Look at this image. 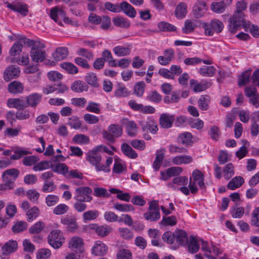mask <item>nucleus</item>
Returning <instances> with one entry per match:
<instances>
[{
	"mask_svg": "<svg viewBox=\"0 0 259 259\" xmlns=\"http://www.w3.org/2000/svg\"><path fill=\"white\" fill-rule=\"evenodd\" d=\"M68 55V49L66 47H60L56 49L53 54L54 59L56 61H61L65 59Z\"/></svg>",
	"mask_w": 259,
	"mask_h": 259,
	"instance_id": "obj_25",
	"label": "nucleus"
},
{
	"mask_svg": "<svg viewBox=\"0 0 259 259\" xmlns=\"http://www.w3.org/2000/svg\"><path fill=\"white\" fill-rule=\"evenodd\" d=\"M8 7L14 11L19 13L23 16H26L28 12L27 6L25 4L19 3L16 5H12L9 4Z\"/></svg>",
	"mask_w": 259,
	"mask_h": 259,
	"instance_id": "obj_26",
	"label": "nucleus"
},
{
	"mask_svg": "<svg viewBox=\"0 0 259 259\" xmlns=\"http://www.w3.org/2000/svg\"><path fill=\"white\" fill-rule=\"evenodd\" d=\"M146 84L143 81L137 82L134 87V93L138 97H142L145 92Z\"/></svg>",
	"mask_w": 259,
	"mask_h": 259,
	"instance_id": "obj_40",
	"label": "nucleus"
},
{
	"mask_svg": "<svg viewBox=\"0 0 259 259\" xmlns=\"http://www.w3.org/2000/svg\"><path fill=\"white\" fill-rule=\"evenodd\" d=\"M187 5L185 3H180L176 9L175 14L176 17L178 18H184L187 13Z\"/></svg>",
	"mask_w": 259,
	"mask_h": 259,
	"instance_id": "obj_39",
	"label": "nucleus"
},
{
	"mask_svg": "<svg viewBox=\"0 0 259 259\" xmlns=\"http://www.w3.org/2000/svg\"><path fill=\"white\" fill-rule=\"evenodd\" d=\"M92 229L101 237L107 236L112 231V228L107 225L97 226L94 225Z\"/></svg>",
	"mask_w": 259,
	"mask_h": 259,
	"instance_id": "obj_20",
	"label": "nucleus"
},
{
	"mask_svg": "<svg viewBox=\"0 0 259 259\" xmlns=\"http://www.w3.org/2000/svg\"><path fill=\"white\" fill-rule=\"evenodd\" d=\"M42 99V95L38 93H33L29 95L26 97V104L27 107L30 106L35 107L40 102Z\"/></svg>",
	"mask_w": 259,
	"mask_h": 259,
	"instance_id": "obj_17",
	"label": "nucleus"
},
{
	"mask_svg": "<svg viewBox=\"0 0 259 259\" xmlns=\"http://www.w3.org/2000/svg\"><path fill=\"white\" fill-rule=\"evenodd\" d=\"M92 190L89 187H80L75 190V196L74 198L76 201L90 202L92 200V197L90 195Z\"/></svg>",
	"mask_w": 259,
	"mask_h": 259,
	"instance_id": "obj_7",
	"label": "nucleus"
},
{
	"mask_svg": "<svg viewBox=\"0 0 259 259\" xmlns=\"http://www.w3.org/2000/svg\"><path fill=\"white\" fill-rule=\"evenodd\" d=\"M224 178L226 180H229L234 175V166L232 163H228L226 165L223 169Z\"/></svg>",
	"mask_w": 259,
	"mask_h": 259,
	"instance_id": "obj_58",
	"label": "nucleus"
},
{
	"mask_svg": "<svg viewBox=\"0 0 259 259\" xmlns=\"http://www.w3.org/2000/svg\"><path fill=\"white\" fill-rule=\"evenodd\" d=\"M72 140L74 143L78 144H87L90 142V138L88 136L83 134L75 135Z\"/></svg>",
	"mask_w": 259,
	"mask_h": 259,
	"instance_id": "obj_48",
	"label": "nucleus"
},
{
	"mask_svg": "<svg viewBox=\"0 0 259 259\" xmlns=\"http://www.w3.org/2000/svg\"><path fill=\"white\" fill-rule=\"evenodd\" d=\"M113 207L121 212H129L134 210V207L131 204H121L119 203H115L113 204Z\"/></svg>",
	"mask_w": 259,
	"mask_h": 259,
	"instance_id": "obj_46",
	"label": "nucleus"
},
{
	"mask_svg": "<svg viewBox=\"0 0 259 259\" xmlns=\"http://www.w3.org/2000/svg\"><path fill=\"white\" fill-rule=\"evenodd\" d=\"M196 27V25L194 22L190 20H187L185 22L184 26L182 28L183 32L185 34L192 32Z\"/></svg>",
	"mask_w": 259,
	"mask_h": 259,
	"instance_id": "obj_52",
	"label": "nucleus"
},
{
	"mask_svg": "<svg viewBox=\"0 0 259 259\" xmlns=\"http://www.w3.org/2000/svg\"><path fill=\"white\" fill-rule=\"evenodd\" d=\"M59 201L58 196L53 194L48 195L45 198V202L49 207L55 206Z\"/></svg>",
	"mask_w": 259,
	"mask_h": 259,
	"instance_id": "obj_62",
	"label": "nucleus"
},
{
	"mask_svg": "<svg viewBox=\"0 0 259 259\" xmlns=\"http://www.w3.org/2000/svg\"><path fill=\"white\" fill-rule=\"evenodd\" d=\"M85 109L89 112L96 114H100L101 113L100 105L97 103L89 102Z\"/></svg>",
	"mask_w": 259,
	"mask_h": 259,
	"instance_id": "obj_56",
	"label": "nucleus"
},
{
	"mask_svg": "<svg viewBox=\"0 0 259 259\" xmlns=\"http://www.w3.org/2000/svg\"><path fill=\"white\" fill-rule=\"evenodd\" d=\"M122 133V128L118 124H110L107 131H104L102 133L103 137L104 139L111 143L115 141V138H118L121 136Z\"/></svg>",
	"mask_w": 259,
	"mask_h": 259,
	"instance_id": "obj_4",
	"label": "nucleus"
},
{
	"mask_svg": "<svg viewBox=\"0 0 259 259\" xmlns=\"http://www.w3.org/2000/svg\"><path fill=\"white\" fill-rule=\"evenodd\" d=\"M121 149L123 153L130 158L135 159L138 157V154L135 151L126 143H123L121 145Z\"/></svg>",
	"mask_w": 259,
	"mask_h": 259,
	"instance_id": "obj_30",
	"label": "nucleus"
},
{
	"mask_svg": "<svg viewBox=\"0 0 259 259\" xmlns=\"http://www.w3.org/2000/svg\"><path fill=\"white\" fill-rule=\"evenodd\" d=\"M225 2L212 3L211 5V9L212 11L217 13L224 12L226 8Z\"/></svg>",
	"mask_w": 259,
	"mask_h": 259,
	"instance_id": "obj_49",
	"label": "nucleus"
},
{
	"mask_svg": "<svg viewBox=\"0 0 259 259\" xmlns=\"http://www.w3.org/2000/svg\"><path fill=\"white\" fill-rule=\"evenodd\" d=\"M107 251V246L101 241H96L92 249L93 254L98 256L104 255Z\"/></svg>",
	"mask_w": 259,
	"mask_h": 259,
	"instance_id": "obj_14",
	"label": "nucleus"
},
{
	"mask_svg": "<svg viewBox=\"0 0 259 259\" xmlns=\"http://www.w3.org/2000/svg\"><path fill=\"white\" fill-rule=\"evenodd\" d=\"M20 74V69L15 65L8 66L4 72L3 78L6 81H9L13 78L18 77Z\"/></svg>",
	"mask_w": 259,
	"mask_h": 259,
	"instance_id": "obj_10",
	"label": "nucleus"
},
{
	"mask_svg": "<svg viewBox=\"0 0 259 259\" xmlns=\"http://www.w3.org/2000/svg\"><path fill=\"white\" fill-rule=\"evenodd\" d=\"M209 102L210 97L208 95H202L198 100V106L202 110H207L209 108Z\"/></svg>",
	"mask_w": 259,
	"mask_h": 259,
	"instance_id": "obj_32",
	"label": "nucleus"
},
{
	"mask_svg": "<svg viewBox=\"0 0 259 259\" xmlns=\"http://www.w3.org/2000/svg\"><path fill=\"white\" fill-rule=\"evenodd\" d=\"M83 244V240L81 238L75 236L72 237L70 240L68 247L74 251H76V249H79V251L81 252V247Z\"/></svg>",
	"mask_w": 259,
	"mask_h": 259,
	"instance_id": "obj_22",
	"label": "nucleus"
},
{
	"mask_svg": "<svg viewBox=\"0 0 259 259\" xmlns=\"http://www.w3.org/2000/svg\"><path fill=\"white\" fill-rule=\"evenodd\" d=\"M146 99L150 102L157 104L161 101L162 96L157 91H152L148 94Z\"/></svg>",
	"mask_w": 259,
	"mask_h": 259,
	"instance_id": "obj_44",
	"label": "nucleus"
},
{
	"mask_svg": "<svg viewBox=\"0 0 259 259\" xmlns=\"http://www.w3.org/2000/svg\"><path fill=\"white\" fill-rule=\"evenodd\" d=\"M186 245L188 246L189 252L191 253H195L199 250V246L198 241L196 238L192 235L190 236Z\"/></svg>",
	"mask_w": 259,
	"mask_h": 259,
	"instance_id": "obj_27",
	"label": "nucleus"
},
{
	"mask_svg": "<svg viewBox=\"0 0 259 259\" xmlns=\"http://www.w3.org/2000/svg\"><path fill=\"white\" fill-rule=\"evenodd\" d=\"M63 233L59 230H52L48 236L49 244L54 248H59L64 242Z\"/></svg>",
	"mask_w": 259,
	"mask_h": 259,
	"instance_id": "obj_5",
	"label": "nucleus"
},
{
	"mask_svg": "<svg viewBox=\"0 0 259 259\" xmlns=\"http://www.w3.org/2000/svg\"><path fill=\"white\" fill-rule=\"evenodd\" d=\"M45 228L44 222L39 221L32 226L29 230L30 234H37L41 232Z\"/></svg>",
	"mask_w": 259,
	"mask_h": 259,
	"instance_id": "obj_57",
	"label": "nucleus"
},
{
	"mask_svg": "<svg viewBox=\"0 0 259 259\" xmlns=\"http://www.w3.org/2000/svg\"><path fill=\"white\" fill-rule=\"evenodd\" d=\"M69 207L65 204L61 203L57 205L53 209V213L56 215H62L66 213Z\"/></svg>",
	"mask_w": 259,
	"mask_h": 259,
	"instance_id": "obj_60",
	"label": "nucleus"
},
{
	"mask_svg": "<svg viewBox=\"0 0 259 259\" xmlns=\"http://www.w3.org/2000/svg\"><path fill=\"white\" fill-rule=\"evenodd\" d=\"M31 153L24 149L23 148H17L14 150V154L12 155L10 157V159L13 160H18L25 155H27Z\"/></svg>",
	"mask_w": 259,
	"mask_h": 259,
	"instance_id": "obj_36",
	"label": "nucleus"
},
{
	"mask_svg": "<svg viewBox=\"0 0 259 259\" xmlns=\"http://www.w3.org/2000/svg\"><path fill=\"white\" fill-rule=\"evenodd\" d=\"M116 256L117 259H132V253L128 249L121 248L118 251Z\"/></svg>",
	"mask_w": 259,
	"mask_h": 259,
	"instance_id": "obj_54",
	"label": "nucleus"
},
{
	"mask_svg": "<svg viewBox=\"0 0 259 259\" xmlns=\"http://www.w3.org/2000/svg\"><path fill=\"white\" fill-rule=\"evenodd\" d=\"M112 22L115 26L123 28L129 27L131 24L130 22L126 18L121 16L114 17Z\"/></svg>",
	"mask_w": 259,
	"mask_h": 259,
	"instance_id": "obj_29",
	"label": "nucleus"
},
{
	"mask_svg": "<svg viewBox=\"0 0 259 259\" xmlns=\"http://www.w3.org/2000/svg\"><path fill=\"white\" fill-rule=\"evenodd\" d=\"M175 241L181 245H186L188 243L187 233L182 230H177L175 232Z\"/></svg>",
	"mask_w": 259,
	"mask_h": 259,
	"instance_id": "obj_19",
	"label": "nucleus"
},
{
	"mask_svg": "<svg viewBox=\"0 0 259 259\" xmlns=\"http://www.w3.org/2000/svg\"><path fill=\"white\" fill-rule=\"evenodd\" d=\"M71 89L74 92L80 93L84 91H87L88 87L83 82L77 80L72 84Z\"/></svg>",
	"mask_w": 259,
	"mask_h": 259,
	"instance_id": "obj_37",
	"label": "nucleus"
},
{
	"mask_svg": "<svg viewBox=\"0 0 259 259\" xmlns=\"http://www.w3.org/2000/svg\"><path fill=\"white\" fill-rule=\"evenodd\" d=\"M165 151L166 150L164 148H161L156 151L155 159L153 163V167L156 171L159 169L162 164Z\"/></svg>",
	"mask_w": 259,
	"mask_h": 259,
	"instance_id": "obj_18",
	"label": "nucleus"
},
{
	"mask_svg": "<svg viewBox=\"0 0 259 259\" xmlns=\"http://www.w3.org/2000/svg\"><path fill=\"white\" fill-rule=\"evenodd\" d=\"M192 135L189 132H184L178 137V141L183 144H188L192 141Z\"/></svg>",
	"mask_w": 259,
	"mask_h": 259,
	"instance_id": "obj_59",
	"label": "nucleus"
},
{
	"mask_svg": "<svg viewBox=\"0 0 259 259\" xmlns=\"http://www.w3.org/2000/svg\"><path fill=\"white\" fill-rule=\"evenodd\" d=\"M251 72V69L247 70L238 76V84L239 87L243 86L249 82Z\"/></svg>",
	"mask_w": 259,
	"mask_h": 259,
	"instance_id": "obj_33",
	"label": "nucleus"
},
{
	"mask_svg": "<svg viewBox=\"0 0 259 259\" xmlns=\"http://www.w3.org/2000/svg\"><path fill=\"white\" fill-rule=\"evenodd\" d=\"M190 84L191 88H192L195 92L204 91L208 88V84L207 83H198L197 81L194 79L190 80Z\"/></svg>",
	"mask_w": 259,
	"mask_h": 259,
	"instance_id": "obj_35",
	"label": "nucleus"
},
{
	"mask_svg": "<svg viewBox=\"0 0 259 259\" xmlns=\"http://www.w3.org/2000/svg\"><path fill=\"white\" fill-rule=\"evenodd\" d=\"M51 167L50 165V162L48 161H41L40 162L35 163L33 167V170L36 171H42L45 169H47Z\"/></svg>",
	"mask_w": 259,
	"mask_h": 259,
	"instance_id": "obj_63",
	"label": "nucleus"
},
{
	"mask_svg": "<svg viewBox=\"0 0 259 259\" xmlns=\"http://www.w3.org/2000/svg\"><path fill=\"white\" fill-rule=\"evenodd\" d=\"M20 174L19 170L17 168H10L4 171L2 175V178L5 179H10L8 176L12 177L15 180L19 176Z\"/></svg>",
	"mask_w": 259,
	"mask_h": 259,
	"instance_id": "obj_47",
	"label": "nucleus"
},
{
	"mask_svg": "<svg viewBox=\"0 0 259 259\" xmlns=\"http://www.w3.org/2000/svg\"><path fill=\"white\" fill-rule=\"evenodd\" d=\"M18 248L17 241L11 240L7 242L2 247V251H5L7 253L11 254L15 252Z\"/></svg>",
	"mask_w": 259,
	"mask_h": 259,
	"instance_id": "obj_23",
	"label": "nucleus"
},
{
	"mask_svg": "<svg viewBox=\"0 0 259 259\" xmlns=\"http://www.w3.org/2000/svg\"><path fill=\"white\" fill-rule=\"evenodd\" d=\"M202 62L204 64L209 65L212 63V61L211 59H208L206 60H202L198 57L187 58L184 60V63L187 65H195L200 63Z\"/></svg>",
	"mask_w": 259,
	"mask_h": 259,
	"instance_id": "obj_28",
	"label": "nucleus"
},
{
	"mask_svg": "<svg viewBox=\"0 0 259 259\" xmlns=\"http://www.w3.org/2000/svg\"><path fill=\"white\" fill-rule=\"evenodd\" d=\"M61 67L68 73L74 74L78 72L77 68L73 64L69 62H64L60 65Z\"/></svg>",
	"mask_w": 259,
	"mask_h": 259,
	"instance_id": "obj_61",
	"label": "nucleus"
},
{
	"mask_svg": "<svg viewBox=\"0 0 259 259\" xmlns=\"http://www.w3.org/2000/svg\"><path fill=\"white\" fill-rule=\"evenodd\" d=\"M206 11V4L202 0H198L193 8V14L197 18H200L203 16Z\"/></svg>",
	"mask_w": 259,
	"mask_h": 259,
	"instance_id": "obj_13",
	"label": "nucleus"
},
{
	"mask_svg": "<svg viewBox=\"0 0 259 259\" xmlns=\"http://www.w3.org/2000/svg\"><path fill=\"white\" fill-rule=\"evenodd\" d=\"M123 12L126 16L135 18L137 15L135 9L129 3L124 1L120 3V12Z\"/></svg>",
	"mask_w": 259,
	"mask_h": 259,
	"instance_id": "obj_15",
	"label": "nucleus"
},
{
	"mask_svg": "<svg viewBox=\"0 0 259 259\" xmlns=\"http://www.w3.org/2000/svg\"><path fill=\"white\" fill-rule=\"evenodd\" d=\"M204 176L202 172L198 169L193 170L192 177L190 178L189 187L192 194H196L198 191L196 184L201 188H205L204 182Z\"/></svg>",
	"mask_w": 259,
	"mask_h": 259,
	"instance_id": "obj_3",
	"label": "nucleus"
},
{
	"mask_svg": "<svg viewBox=\"0 0 259 259\" xmlns=\"http://www.w3.org/2000/svg\"><path fill=\"white\" fill-rule=\"evenodd\" d=\"M39 214V210L36 206H34L30 209L28 210L26 212L27 216V221L32 222L35 219Z\"/></svg>",
	"mask_w": 259,
	"mask_h": 259,
	"instance_id": "obj_53",
	"label": "nucleus"
},
{
	"mask_svg": "<svg viewBox=\"0 0 259 259\" xmlns=\"http://www.w3.org/2000/svg\"><path fill=\"white\" fill-rule=\"evenodd\" d=\"M39 160V158L34 155L25 156L23 159V164L25 166H30L34 165Z\"/></svg>",
	"mask_w": 259,
	"mask_h": 259,
	"instance_id": "obj_55",
	"label": "nucleus"
},
{
	"mask_svg": "<svg viewBox=\"0 0 259 259\" xmlns=\"http://www.w3.org/2000/svg\"><path fill=\"white\" fill-rule=\"evenodd\" d=\"M114 54L117 56H125L128 55L131 53V49L128 47L118 46L113 49Z\"/></svg>",
	"mask_w": 259,
	"mask_h": 259,
	"instance_id": "obj_43",
	"label": "nucleus"
},
{
	"mask_svg": "<svg viewBox=\"0 0 259 259\" xmlns=\"http://www.w3.org/2000/svg\"><path fill=\"white\" fill-rule=\"evenodd\" d=\"M61 223L66 226V229L70 232H74L78 228L76 219L72 216H66L61 219Z\"/></svg>",
	"mask_w": 259,
	"mask_h": 259,
	"instance_id": "obj_11",
	"label": "nucleus"
},
{
	"mask_svg": "<svg viewBox=\"0 0 259 259\" xmlns=\"http://www.w3.org/2000/svg\"><path fill=\"white\" fill-rule=\"evenodd\" d=\"M130 94V91H128L126 87L121 84L117 85V88L115 90L114 95L116 97H126Z\"/></svg>",
	"mask_w": 259,
	"mask_h": 259,
	"instance_id": "obj_34",
	"label": "nucleus"
},
{
	"mask_svg": "<svg viewBox=\"0 0 259 259\" xmlns=\"http://www.w3.org/2000/svg\"><path fill=\"white\" fill-rule=\"evenodd\" d=\"M244 183V180L242 177L236 176L228 183L227 187L228 189L234 190L240 187Z\"/></svg>",
	"mask_w": 259,
	"mask_h": 259,
	"instance_id": "obj_21",
	"label": "nucleus"
},
{
	"mask_svg": "<svg viewBox=\"0 0 259 259\" xmlns=\"http://www.w3.org/2000/svg\"><path fill=\"white\" fill-rule=\"evenodd\" d=\"M51 167L54 171L61 174L65 176L68 170V166L63 163H58L54 165L52 164Z\"/></svg>",
	"mask_w": 259,
	"mask_h": 259,
	"instance_id": "obj_41",
	"label": "nucleus"
},
{
	"mask_svg": "<svg viewBox=\"0 0 259 259\" xmlns=\"http://www.w3.org/2000/svg\"><path fill=\"white\" fill-rule=\"evenodd\" d=\"M23 89L22 83L18 81H13L8 85V91L12 94L21 93L23 92Z\"/></svg>",
	"mask_w": 259,
	"mask_h": 259,
	"instance_id": "obj_24",
	"label": "nucleus"
},
{
	"mask_svg": "<svg viewBox=\"0 0 259 259\" xmlns=\"http://www.w3.org/2000/svg\"><path fill=\"white\" fill-rule=\"evenodd\" d=\"M87 159L90 164L95 167L97 171H101V155L98 152V149H94L88 152Z\"/></svg>",
	"mask_w": 259,
	"mask_h": 259,
	"instance_id": "obj_8",
	"label": "nucleus"
},
{
	"mask_svg": "<svg viewBox=\"0 0 259 259\" xmlns=\"http://www.w3.org/2000/svg\"><path fill=\"white\" fill-rule=\"evenodd\" d=\"M60 15L61 16H64L65 12L62 9H59L58 7H55L52 8L50 10V17L54 20L56 23H58L60 25H61V22L58 21V16Z\"/></svg>",
	"mask_w": 259,
	"mask_h": 259,
	"instance_id": "obj_42",
	"label": "nucleus"
},
{
	"mask_svg": "<svg viewBox=\"0 0 259 259\" xmlns=\"http://www.w3.org/2000/svg\"><path fill=\"white\" fill-rule=\"evenodd\" d=\"M192 160L193 158L191 156L181 155L174 157L172 159V162L174 164L181 165L190 163Z\"/></svg>",
	"mask_w": 259,
	"mask_h": 259,
	"instance_id": "obj_31",
	"label": "nucleus"
},
{
	"mask_svg": "<svg viewBox=\"0 0 259 259\" xmlns=\"http://www.w3.org/2000/svg\"><path fill=\"white\" fill-rule=\"evenodd\" d=\"M56 189V186L53 181L44 182L41 191L44 193H51Z\"/></svg>",
	"mask_w": 259,
	"mask_h": 259,
	"instance_id": "obj_51",
	"label": "nucleus"
},
{
	"mask_svg": "<svg viewBox=\"0 0 259 259\" xmlns=\"http://www.w3.org/2000/svg\"><path fill=\"white\" fill-rule=\"evenodd\" d=\"M215 69L212 66H203L199 69V73L204 76L211 77L215 74Z\"/></svg>",
	"mask_w": 259,
	"mask_h": 259,
	"instance_id": "obj_38",
	"label": "nucleus"
},
{
	"mask_svg": "<svg viewBox=\"0 0 259 259\" xmlns=\"http://www.w3.org/2000/svg\"><path fill=\"white\" fill-rule=\"evenodd\" d=\"M149 211L144 214V218L151 222H155L160 218L159 206L158 201L153 200L149 203Z\"/></svg>",
	"mask_w": 259,
	"mask_h": 259,
	"instance_id": "obj_6",
	"label": "nucleus"
},
{
	"mask_svg": "<svg viewBox=\"0 0 259 259\" xmlns=\"http://www.w3.org/2000/svg\"><path fill=\"white\" fill-rule=\"evenodd\" d=\"M126 130L128 136L131 137H135L137 133V126L136 123L133 121H130L126 123Z\"/></svg>",
	"mask_w": 259,
	"mask_h": 259,
	"instance_id": "obj_45",
	"label": "nucleus"
},
{
	"mask_svg": "<svg viewBox=\"0 0 259 259\" xmlns=\"http://www.w3.org/2000/svg\"><path fill=\"white\" fill-rule=\"evenodd\" d=\"M175 121V116L168 113H162L159 117V124L163 128H170Z\"/></svg>",
	"mask_w": 259,
	"mask_h": 259,
	"instance_id": "obj_12",
	"label": "nucleus"
},
{
	"mask_svg": "<svg viewBox=\"0 0 259 259\" xmlns=\"http://www.w3.org/2000/svg\"><path fill=\"white\" fill-rule=\"evenodd\" d=\"M224 28L223 23L219 20H213L210 24H205L204 28L205 34L209 36H212L214 32H221Z\"/></svg>",
	"mask_w": 259,
	"mask_h": 259,
	"instance_id": "obj_9",
	"label": "nucleus"
},
{
	"mask_svg": "<svg viewBox=\"0 0 259 259\" xmlns=\"http://www.w3.org/2000/svg\"><path fill=\"white\" fill-rule=\"evenodd\" d=\"M7 105L10 108H14L19 110L27 107L26 101L19 98L9 99L7 101Z\"/></svg>",
	"mask_w": 259,
	"mask_h": 259,
	"instance_id": "obj_16",
	"label": "nucleus"
},
{
	"mask_svg": "<svg viewBox=\"0 0 259 259\" xmlns=\"http://www.w3.org/2000/svg\"><path fill=\"white\" fill-rule=\"evenodd\" d=\"M51 255V252L49 249L42 248L39 249L36 253L37 259H48Z\"/></svg>",
	"mask_w": 259,
	"mask_h": 259,
	"instance_id": "obj_64",
	"label": "nucleus"
},
{
	"mask_svg": "<svg viewBox=\"0 0 259 259\" xmlns=\"http://www.w3.org/2000/svg\"><path fill=\"white\" fill-rule=\"evenodd\" d=\"M21 41L24 44L31 47L30 55L32 61L41 62L45 59L47 54L44 49L46 47L44 43L37 40H33L27 38H22Z\"/></svg>",
	"mask_w": 259,
	"mask_h": 259,
	"instance_id": "obj_2",
	"label": "nucleus"
},
{
	"mask_svg": "<svg viewBox=\"0 0 259 259\" xmlns=\"http://www.w3.org/2000/svg\"><path fill=\"white\" fill-rule=\"evenodd\" d=\"M119 236L126 240H130L133 237V232L127 228H119L117 230Z\"/></svg>",
	"mask_w": 259,
	"mask_h": 259,
	"instance_id": "obj_50",
	"label": "nucleus"
},
{
	"mask_svg": "<svg viewBox=\"0 0 259 259\" xmlns=\"http://www.w3.org/2000/svg\"><path fill=\"white\" fill-rule=\"evenodd\" d=\"M236 12L233 16L230 18L228 29L230 32L235 33L241 26L246 29L249 28L250 24L246 22L244 18V14L242 12L247 8V4L244 0H239L236 3Z\"/></svg>",
	"mask_w": 259,
	"mask_h": 259,
	"instance_id": "obj_1",
	"label": "nucleus"
}]
</instances>
